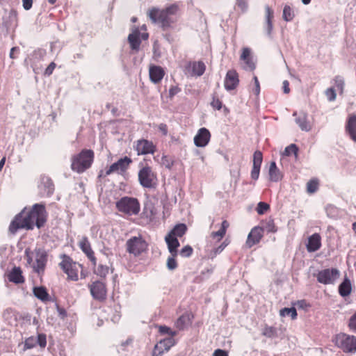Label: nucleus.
Instances as JSON below:
<instances>
[{"mask_svg":"<svg viewBox=\"0 0 356 356\" xmlns=\"http://www.w3.org/2000/svg\"><path fill=\"white\" fill-rule=\"evenodd\" d=\"M48 218L45 205L42 203L33 204L31 208H24L17 214L9 225V232L15 234L19 229L32 230L36 226L43 227Z\"/></svg>","mask_w":356,"mask_h":356,"instance_id":"1","label":"nucleus"},{"mask_svg":"<svg viewBox=\"0 0 356 356\" xmlns=\"http://www.w3.org/2000/svg\"><path fill=\"white\" fill-rule=\"evenodd\" d=\"M179 11L177 3H172L163 9L152 8L148 10L147 15L153 23H159L163 29L170 28L175 22L173 17Z\"/></svg>","mask_w":356,"mask_h":356,"instance_id":"2","label":"nucleus"},{"mask_svg":"<svg viewBox=\"0 0 356 356\" xmlns=\"http://www.w3.org/2000/svg\"><path fill=\"white\" fill-rule=\"evenodd\" d=\"M47 257V252L40 248L35 249L33 252L28 249L25 250L27 263L33 268V271L40 276L44 273Z\"/></svg>","mask_w":356,"mask_h":356,"instance_id":"3","label":"nucleus"},{"mask_svg":"<svg viewBox=\"0 0 356 356\" xmlns=\"http://www.w3.org/2000/svg\"><path fill=\"white\" fill-rule=\"evenodd\" d=\"M138 179L140 184L146 188H154L158 183L156 172L149 165L146 159L139 163Z\"/></svg>","mask_w":356,"mask_h":356,"instance_id":"4","label":"nucleus"},{"mask_svg":"<svg viewBox=\"0 0 356 356\" xmlns=\"http://www.w3.org/2000/svg\"><path fill=\"white\" fill-rule=\"evenodd\" d=\"M94 152L91 149H84L80 153L72 158L71 168L77 173H83L90 168L93 163Z\"/></svg>","mask_w":356,"mask_h":356,"instance_id":"5","label":"nucleus"},{"mask_svg":"<svg viewBox=\"0 0 356 356\" xmlns=\"http://www.w3.org/2000/svg\"><path fill=\"white\" fill-rule=\"evenodd\" d=\"M58 266L67 275V281L76 282L79 280V272L83 268V265L74 261L70 256L63 254Z\"/></svg>","mask_w":356,"mask_h":356,"instance_id":"6","label":"nucleus"},{"mask_svg":"<svg viewBox=\"0 0 356 356\" xmlns=\"http://www.w3.org/2000/svg\"><path fill=\"white\" fill-rule=\"evenodd\" d=\"M118 211L127 216H136L140 211L139 200L133 197L124 196L115 203Z\"/></svg>","mask_w":356,"mask_h":356,"instance_id":"7","label":"nucleus"},{"mask_svg":"<svg viewBox=\"0 0 356 356\" xmlns=\"http://www.w3.org/2000/svg\"><path fill=\"white\" fill-rule=\"evenodd\" d=\"M126 250L134 257H138L148 250V243L141 235L131 236L125 244Z\"/></svg>","mask_w":356,"mask_h":356,"instance_id":"8","label":"nucleus"},{"mask_svg":"<svg viewBox=\"0 0 356 356\" xmlns=\"http://www.w3.org/2000/svg\"><path fill=\"white\" fill-rule=\"evenodd\" d=\"M334 341L337 347L345 353L356 352V337L345 333H339L334 337Z\"/></svg>","mask_w":356,"mask_h":356,"instance_id":"9","label":"nucleus"},{"mask_svg":"<svg viewBox=\"0 0 356 356\" xmlns=\"http://www.w3.org/2000/svg\"><path fill=\"white\" fill-rule=\"evenodd\" d=\"M340 272L338 269L325 268L319 270L316 275L317 281L323 284H333L336 280L339 277Z\"/></svg>","mask_w":356,"mask_h":356,"instance_id":"10","label":"nucleus"},{"mask_svg":"<svg viewBox=\"0 0 356 356\" xmlns=\"http://www.w3.org/2000/svg\"><path fill=\"white\" fill-rule=\"evenodd\" d=\"M132 162V159L127 156L121 158L106 169L104 176L106 177L114 172L123 175L127 172Z\"/></svg>","mask_w":356,"mask_h":356,"instance_id":"11","label":"nucleus"},{"mask_svg":"<svg viewBox=\"0 0 356 356\" xmlns=\"http://www.w3.org/2000/svg\"><path fill=\"white\" fill-rule=\"evenodd\" d=\"M134 149L138 155L153 154L156 150V145L152 141L146 139L138 140L136 142Z\"/></svg>","mask_w":356,"mask_h":356,"instance_id":"12","label":"nucleus"},{"mask_svg":"<svg viewBox=\"0 0 356 356\" xmlns=\"http://www.w3.org/2000/svg\"><path fill=\"white\" fill-rule=\"evenodd\" d=\"M79 248L86 254L87 258L92 263L93 267L97 266V258L95 252L91 248L90 243L86 236H83L78 243Z\"/></svg>","mask_w":356,"mask_h":356,"instance_id":"13","label":"nucleus"},{"mask_svg":"<svg viewBox=\"0 0 356 356\" xmlns=\"http://www.w3.org/2000/svg\"><path fill=\"white\" fill-rule=\"evenodd\" d=\"M90 291L94 298L103 300L106 296V288L104 283L100 281L92 282L90 286Z\"/></svg>","mask_w":356,"mask_h":356,"instance_id":"14","label":"nucleus"},{"mask_svg":"<svg viewBox=\"0 0 356 356\" xmlns=\"http://www.w3.org/2000/svg\"><path fill=\"white\" fill-rule=\"evenodd\" d=\"M263 236L262 227L259 226L254 227L248 236L245 241L246 247L251 248L254 245L258 244L263 238Z\"/></svg>","mask_w":356,"mask_h":356,"instance_id":"15","label":"nucleus"},{"mask_svg":"<svg viewBox=\"0 0 356 356\" xmlns=\"http://www.w3.org/2000/svg\"><path fill=\"white\" fill-rule=\"evenodd\" d=\"M239 83L238 74L235 70H228L224 81L225 88L232 90L237 88Z\"/></svg>","mask_w":356,"mask_h":356,"instance_id":"16","label":"nucleus"},{"mask_svg":"<svg viewBox=\"0 0 356 356\" xmlns=\"http://www.w3.org/2000/svg\"><path fill=\"white\" fill-rule=\"evenodd\" d=\"M211 139V134L207 128H200L194 137V143L198 147H204L208 145Z\"/></svg>","mask_w":356,"mask_h":356,"instance_id":"17","label":"nucleus"},{"mask_svg":"<svg viewBox=\"0 0 356 356\" xmlns=\"http://www.w3.org/2000/svg\"><path fill=\"white\" fill-rule=\"evenodd\" d=\"M102 314L103 315L99 316L97 314L92 315V321H96V325L97 327H100L103 325L104 319L108 321L109 318L112 323H118L121 318L120 313H102Z\"/></svg>","mask_w":356,"mask_h":356,"instance_id":"18","label":"nucleus"},{"mask_svg":"<svg viewBox=\"0 0 356 356\" xmlns=\"http://www.w3.org/2000/svg\"><path fill=\"white\" fill-rule=\"evenodd\" d=\"M263 161V154L261 151L257 150L253 154V164L251 170L252 179L257 180L259 178L261 165Z\"/></svg>","mask_w":356,"mask_h":356,"instance_id":"19","label":"nucleus"},{"mask_svg":"<svg viewBox=\"0 0 356 356\" xmlns=\"http://www.w3.org/2000/svg\"><path fill=\"white\" fill-rule=\"evenodd\" d=\"M165 74V70L159 65H151L149 67V79L155 84L159 83Z\"/></svg>","mask_w":356,"mask_h":356,"instance_id":"20","label":"nucleus"},{"mask_svg":"<svg viewBox=\"0 0 356 356\" xmlns=\"http://www.w3.org/2000/svg\"><path fill=\"white\" fill-rule=\"evenodd\" d=\"M40 195L42 197L51 196L54 191V185L52 180L49 177H43L39 186Z\"/></svg>","mask_w":356,"mask_h":356,"instance_id":"21","label":"nucleus"},{"mask_svg":"<svg viewBox=\"0 0 356 356\" xmlns=\"http://www.w3.org/2000/svg\"><path fill=\"white\" fill-rule=\"evenodd\" d=\"M140 31L138 27L134 26L132 32L128 36V42L132 50L138 51L140 45Z\"/></svg>","mask_w":356,"mask_h":356,"instance_id":"22","label":"nucleus"},{"mask_svg":"<svg viewBox=\"0 0 356 356\" xmlns=\"http://www.w3.org/2000/svg\"><path fill=\"white\" fill-rule=\"evenodd\" d=\"M309 252H314L318 250L321 247V237L319 234L314 233L308 238L306 245Z\"/></svg>","mask_w":356,"mask_h":356,"instance_id":"23","label":"nucleus"},{"mask_svg":"<svg viewBox=\"0 0 356 356\" xmlns=\"http://www.w3.org/2000/svg\"><path fill=\"white\" fill-rule=\"evenodd\" d=\"M8 279L10 282L15 284H22L25 282V278L22 275V270L20 267L15 266L8 274Z\"/></svg>","mask_w":356,"mask_h":356,"instance_id":"24","label":"nucleus"},{"mask_svg":"<svg viewBox=\"0 0 356 356\" xmlns=\"http://www.w3.org/2000/svg\"><path fill=\"white\" fill-rule=\"evenodd\" d=\"M193 318V313H184L177 320L175 325L179 330H184L191 325Z\"/></svg>","mask_w":356,"mask_h":356,"instance_id":"25","label":"nucleus"},{"mask_svg":"<svg viewBox=\"0 0 356 356\" xmlns=\"http://www.w3.org/2000/svg\"><path fill=\"white\" fill-rule=\"evenodd\" d=\"M165 242L168 245V250L172 256L177 257L178 254L177 248L180 245L179 242L177 237L168 234L165 238Z\"/></svg>","mask_w":356,"mask_h":356,"instance_id":"26","label":"nucleus"},{"mask_svg":"<svg viewBox=\"0 0 356 356\" xmlns=\"http://www.w3.org/2000/svg\"><path fill=\"white\" fill-rule=\"evenodd\" d=\"M284 333V330L282 328H280L277 330V328L273 326L266 325L261 332V334L270 339H274L277 337H282Z\"/></svg>","mask_w":356,"mask_h":356,"instance_id":"27","label":"nucleus"},{"mask_svg":"<svg viewBox=\"0 0 356 356\" xmlns=\"http://www.w3.org/2000/svg\"><path fill=\"white\" fill-rule=\"evenodd\" d=\"M33 293L38 300L43 302H47L51 300V296L45 286H34L33 288Z\"/></svg>","mask_w":356,"mask_h":356,"instance_id":"28","label":"nucleus"},{"mask_svg":"<svg viewBox=\"0 0 356 356\" xmlns=\"http://www.w3.org/2000/svg\"><path fill=\"white\" fill-rule=\"evenodd\" d=\"M346 129L348 132L351 139L356 142V114L349 115Z\"/></svg>","mask_w":356,"mask_h":356,"instance_id":"29","label":"nucleus"},{"mask_svg":"<svg viewBox=\"0 0 356 356\" xmlns=\"http://www.w3.org/2000/svg\"><path fill=\"white\" fill-rule=\"evenodd\" d=\"M250 53V49L249 48H243L241 60H243L246 64L245 69L254 70L255 69V64L251 58Z\"/></svg>","mask_w":356,"mask_h":356,"instance_id":"30","label":"nucleus"},{"mask_svg":"<svg viewBox=\"0 0 356 356\" xmlns=\"http://www.w3.org/2000/svg\"><path fill=\"white\" fill-rule=\"evenodd\" d=\"M351 291L352 284L350 280L348 277H345L339 286V293L342 297H346L350 294Z\"/></svg>","mask_w":356,"mask_h":356,"instance_id":"31","label":"nucleus"},{"mask_svg":"<svg viewBox=\"0 0 356 356\" xmlns=\"http://www.w3.org/2000/svg\"><path fill=\"white\" fill-rule=\"evenodd\" d=\"M229 227V222L227 220H224L222 222L220 229L217 232H212L211 233V237L213 238H217L218 241H220L226 234L227 229Z\"/></svg>","mask_w":356,"mask_h":356,"instance_id":"32","label":"nucleus"},{"mask_svg":"<svg viewBox=\"0 0 356 356\" xmlns=\"http://www.w3.org/2000/svg\"><path fill=\"white\" fill-rule=\"evenodd\" d=\"M269 177L272 181H278L282 178V174L275 161H272L270 164Z\"/></svg>","mask_w":356,"mask_h":356,"instance_id":"33","label":"nucleus"},{"mask_svg":"<svg viewBox=\"0 0 356 356\" xmlns=\"http://www.w3.org/2000/svg\"><path fill=\"white\" fill-rule=\"evenodd\" d=\"M192 74L195 76L202 75L206 70V66L202 61L193 62L191 64Z\"/></svg>","mask_w":356,"mask_h":356,"instance_id":"34","label":"nucleus"},{"mask_svg":"<svg viewBox=\"0 0 356 356\" xmlns=\"http://www.w3.org/2000/svg\"><path fill=\"white\" fill-rule=\"evenodd\" d=\"M266 21L267 24V32L270 35L273 30V19L274 17L273 10L269 6L265 7Z\"/></svg>","mask_w":356,"mask_h":356,"instance_id":"35","label":"nucleus"},{"mask_svg":"<svg viewBox=\"0 0 356 356\" xmlns=\"http://www.w3.org/2000/svg\"><path fill=\"white\" fill-rule=\"evenodd\" d=\"M175 344V340L173 337H166L161 339L157 344H156V349L158 350L162 346L168 351L170 348Z\"/></svg>","mask_w":356,"mask_h":356,"instance_id":"36","label":"nucleus"},{"mask_svg":"<svg viewBox=\"0 0 356 356\" xmlns=\"http://www.w3.org/2000/svg\"><path fill=\"white\" fill-rule=\"evenodd\" d=\"M187 230L186 225L184 223L176 225L174 228L169 232V234L175 236V237L183 236Z\"/></svg>","mask_w":356,"mask_h":356,"instance_id":"37","label":"nucleus"},{"mask_svg":"<svg viewBox=\"0 0 356 356\" xmlns=\"http://www.w3.org/2000/svg\"><path fill=\"white\" fill-rule=\"evenodd\" d=\"M319 188V181L317 178H313L307 183V192L309 194L316 193Z\"/></svg>","mask_w":356,"mask_h":356,"instance_id":"38","label":"nucleus"},{"mask_svg":"<svg viewBox=\"0 0 356 356\" xmlns=\"http://www.w3.org/2000/svg\"><path fill=\"white\" fill-rule=\"evenodd\" d=\"M262 229L263 231L266 230L268 233H275L277 231V228L273 219H268L264 222Z\"/></svg>","mask_w":356,"mask_h":356,"instance_id":"39","label":"nucleus"},{"mask_svg":"<svg viewBox=\"0 0 356 356\" xmlns=\"http://www.w3.org/2000/svg\"><path fill=\"white\" fill-rule=\"evenodd\" d=\"M282 17H283V19L286 22H290L293 19L294 13H293V10H292V8L289 6L286 5L284 7Z\"/></svg>","mask_w":356,"mask_h":356,"instance_id":"40","label":"nucleus"},{"mask_svg":"<svg viewBox=\"0 0 356 356\" xmlns=\"http://www.w3.org/2000/svg\"><path fill=\"white\" fill-rule=\"evenodd\" d=\"M211 107L215 110H220L222 107V101L218 98V95L214 93L212 95V101L211 102Z\"/></svg>","mask_w":356,"mask_h":356,"instance_id":"41","label":"nucleus"},{"mask_svg":"<svg viewBox=\"0 0 356 356\" xmlns=\"http://www.w3.org/2000/svg\"><path fill=\"white\" fill-rule=\"evenodd\" d=\"M159 331L161 334H168L169 336L168 337H173L177 334L176 331L172 330L170 327L166 325L159 326Z\"/></svg>","mask_w":356,"mask_h":356,"instance_id":"42","label":"nucleus"},{"mask_svg":"<svg viewBox=\"0 0 356 356\" xmlns=\"http://www.w3.org/2000/svg\"><path fill=\"white\" fill-rule=\"evenodd\" d=\"M298 151V149L297 146L295 144H291L290 145L287 146L285 148L283 154L284 156H289L293 154L295 156H297Z\"/></svg>","mask_w":356,"mask_h":356,"instance_id":"43","label":"nucleus"},{"mask_svg":"<svg viewBox=\"0 0 356 356\" xmlns=\"http://www.w3.org/2000/svg\"><path fill=\"white\" fill-rule=\"evenodd\" d=\"M229 243L230 241L228 238L225 239L219 246L215 248L213 250V256H216L217 254L222 252L223 250L229 244Z\"/></svg>","mask_w":356,"mask_h":356,"instance_id":"44","label":"nucleus"},{"mask_svg":"<svg viewBox=\"0 0 356 356\" xmlns=\"http://www.w3.org/2000/svg\"><path fill=\"white\" fill-rule=\"evenodd\" d=\"M193 252V248L191 245H187L181 248V250L179 252V254L182 257H189L192 255Z\"/></svg>","mask_w":356,"mask_h":356,"instance_id":"45","label":"nucleus"},{"mask_svg":"<svg viewBox=\"0 0 356 356\" xmlns=\"http://www.w3.org/2000/svg\"><path fill=\"white\" fill-rule=\"evenodd\" d=\"M296 122L297 124H298L299 127L301 128L302 130L309 131L310 129V127L305 117H300L297 118Z\"/></svg>","mask_w":356,"mask_h":356,"instance_id":"46","label":"nucleus"},{"mask_svg":"<svg viewBox=\"0 0 356 356\" xmlns=\"http://www.w3.org/2000/svg\"><path fill=\"white\" fill-rule=\"evenodd\" d=\"M109 268L107 266L99 265L96 270V273L97 275L100 277H106V275L108 273Z\"/></svg>","mask_w":356,"mask_h":356,"instance_id":"47","label":"nucleus"},{"mask_svg":"<svg viewBox=\"0 0 356 356\" xmlns=\"http://www.w3.org/2000/svg\"><path fill=\"white\" fill-rule=\"evenodd\" d=\"M269 209H270V206L268 204L264 202H260L257 204V211L259 214L261 215V214H264V213H266L268 210H269Z\"/></svg>","mask_w":356,"mask_h":356,"instance_id":"48","label":"nucleus"},{"mask_svg":"<svg viewBox=\"0 0 356 356\" xmlns=\"http://www.w3.org/2000/svg\"><path fill=\"white\" fill-rule=\"evenodd\" d=\"M36 343L41 348H44L47 345V338L44 334H39L36 339Z\"/></svg>","mask_w":356,"mask_h":356,"instance_id":"49","label":"nucleus"},{"mask_svg":"<svg viewBox=\"0 0 356 356\" xmlns=\"http://www.w3.org/2000/svg\"><path fill=\"white\" fill-rule=\"evenodd\" d=\"M36 345V339L34 337H29L25 340L24 348L31 349Z\"/></svg>","mask_w":356,"mask_h":356,"instance_id":"50","label":"nucleus"},{"mask_svg":"<svg viewBox=\"0 0 356 356\" xmlns=\"http://www.w3.org/2000/svg\"><path fill=\"white\" fill-rule=\"evenodd\" d=\"M176 257L172 256L168 257L167 260V266L170 270H174L177 267V263L175 259Z\"/></svg>","mask_w":356,"mask_h":356,"instance_id":"51","label":"nucleus"},{"mask_svg":"<svg viewBox=\"0 0 356 356\" xmlns=\"http://www.w3.org/2000/svg\"><path fill=\"white\" fill-rule=\"evenodd\" d=\"M325 95L330 102H332L336 99V92L333 88H327L325 90Z\"/></svg>","mask_w":356,"mask_h":356,"instance_id":"52","label":"nucleus"},{"mask_svg":"<svg viewBox=\"0 0 356 356\" xmlns=\"http://www.w3.org/2000/svg\"><path fill=\"white\" fill-rule=\"evenodd\" d=\"M334 84L336 88L340 90L341 92H343L344 81L339 76H337L334 79Z\"/></svg>","mask_w":356,"mask_h":356,"instance_id":"53","label":"nucleus"},{"mask_svg":"<svg viewBox=\"0 0 356 356\" xmlns=\"http://www.w3.org/2000/svg\"><path fill=\"white\" fill-rule=\"evenodd\" d=\"M293 305L298 309L306 310L309 306V304L305 300H298L293 303Z\"/></svg>","mask_w":356,"mask_h":356,"instance_id":"54","label":"nucleus"},{"mask_svg":"<svg viewBox=\"0 0 356 356\" xmlns=\"http://www.w3.org/2000/svg\"><path fill=\"white\" fill-rule=\"evenodd\" d=\"M236 6L240 9L242 13H244L248 8L247 0H236Z\"/></svg>","mask_w":356,"mask_h":356,"instance_id":"55","label":"nucleus"},{"mask_svg":"<svg viewBox=\"0 0 356 356\" xmlns=\"http://www.w3.org/2000/svg\"><path fill=\"white\" fill-rule=\"evenodd\" d=\"M56 67V64L54 62H51L45 69L44 72V75L47 76L51 75Z\"/></svg>","mask_w":356,"mask_h":356,"instance_id":"56","label":"nucleus"},{"mask_svg":"<svg viewBox=\"0 0 356 356\" xmlns=\"http://www.w3.org/2000/svg\"><path fill=\"white\" fill-rule=\"evenodd\" d=\"M180 91H181V89L177 86H172L169 90L170 98H172L175 95L178 94Z\"/></svg>","mask_w":356,"mask_h":356,"instance_id":"57","label":"nucleus"},{"mask_svg":"<svg viewBox=\"0 0 356 356\" xmlns=\"http://www.w3.org/2000/svg\"><path fill=\"white\" fill-rule=\"evenodd\" d=\"M253 80L254 82V88L253 89V92L256 95H259V94L260 92V84H259L257 76H254Z\"/></svg>","mask_w":356,"mask_h":356,"instance_id":"58","label":"nucleus"},{"mask_svg":"<svg viewBox=\"0 0 356 356\" xmlns=\"http://www.w3.org/2000/svg\"><path fill=\"white\" fill-rule=\"evenodd\" d=\"M349 327L350 330L356 332V313L350 318Z\"/></svg>","mask_w":356,"mask_h":356,"instance_id":"59","label":"nucleus"},{"mask_svg":"<svg viewBox=\"0 0 356 356\" xmlns=\"http://www.w3.org/2000/svg\"><path fill=\"white\" fill-rule=\"evenodd\" d=\"M287 316H290L291 320H295L297 318L298 313H280V318L282 321Z\"/></svg>","mask_w":356,"mask_h":356,"instance_id":"60","label":"nucleus"},{"mask_svg":"<svg viewBox=\"0 0 356 356\" xmlns=\"http://www.w3.org/2000/svg\"><path fill=\"white\" fill-rule=\"evenodd\" d=\"M22 6L26 10H30L33 6V0H22Z\"/></svg>","mask_w":356,"mask_h":356,"instance_id":"61","label":"nucleus"},{"mask_svg":"<svg viewBox=\"0 0 356 356\" xmlns=\"http://www.w3.org/2000/svg\"><path fill=\"white\" fill-rule=\"evenodd\" d=\"M159 130L163 134V136H166L168 134V126L164 123H161L158 126Z\"/></svg>","mask_w":356,"mask_h":356,"instance_id":"62","label":"nucleus"},{"mask_svg":"<svg viewBox=\"0 0 356 356\" xmlns=\"http://www.w3.org/2000/svg\"><path fill=\"white\" fill-rule=\"evenodd\" d=\"M213 356H228V355L225 350L217 349L214 351Z\"/></svg>","mask_w":356,"mask_h":356,"instance_id":"63","label":"nucleus"},{"mask_svg":"<svg viewBox=\"0 0 356 356\" xmlns=\"http://www.w3.org/2000/svg\"><path fill=\"white\" fill-rule=\"evenodd\" d=\"M282 85H283L284 92L286 93V94L289 93L290 88H289V81H286V80L284 81Z\"/></svg>","mask_w":356,"mask_h":356,"instance_id":"64","label":"nucleus"}]
</instances>
